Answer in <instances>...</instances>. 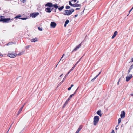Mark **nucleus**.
I'll return each instance as SVG.
<instances>
[{"label": "nucleus", "mask_w": 133, "mask_h": 133, "mask_svg": "<svg viewBox=\"0 0 133 133\" xmlns=\"http://www.w3.org/2000/svg\"><path fill=\"white\" fill-rule=\"evenodd\" d=\"M117 32L116 31H115L114 32V33L112 37V38L113 39L117 35Z\"/></svg>", "instance_id": "obj_10"}, {"label": "nucleus", "mask_w": 133, "mask_h": 133, "mask_svg": "<svg viewBox=\"0 0 133 133\" xmlns=\"http://www.w3.org/2000/svg\"><path fill=\"white\" fill-rule=\"evenodd\" d=\"M74 11V9H72L70 10H66L64 14L65 15H69L71 14Z\"/></svg>", "instance_id": "obj_2"}, {"label": "nucleus", "mask_w": 133, "mask_h": 133, "mask_svg": "<svg viewBox=\"0 0 133 133\" xmlns=\"http://www.w3.org/2000/svg\"><path fill=\"white\" fill-rule=\"evenodd\" d=\"M98 76V75H97L94 78L92 79L91 80V81H92V82H93L94 80L95 79H96V78Z\"/></svg>", "instance_id": "obj_23"}, {"label": "nucleus", "mask_w": 133, "mask_h": 133, "mask_svg": "<svg viewBox=\"0 0 133 133\" xmlns=\"http://www.w3.org/2000/svg\"><path fill=\"white\" fill-rule=\"evenodd\" d=\"M125 112L123 111L121 112L120 116L121 118H123L125 117Z\"/></svg>", "instance_id": "obj_6"}, {"label": "nucleus", "mask_w": 133, "mask_h": 133, "mask_svg": "<svg viewBox=\"0 0 133 133\" xmlns=\"http://www.w3.org/2000/svg\"><path fill=\"white\" fill-rule=\"evenodd\" d=\"M53 6L56 9L58 8V6L57 4L53 5Z\"/></svg>", "instance_id": "obj_19"}, {"label": "nucleus", "mask_w": 133, "mask_h": 133, "mask_svg": "<svg viewBox=\"0 0 133 133\" xmlns=\"http://www.w3.org/2000/svg\"><path fill=\"white\" fill-rule=\"evenodd\" d=\"M131 62H133V58L131 60Z\"/></svg>", "instance_id": "obj_53"}, {"label": "nucleus", "mask_w": 133, "mask_h": 133, "mask_svg": "<svg viewBox=\"0 0 133 133\" xmlns=\"http://www.w3.org/2000/svg\"><path fill=\"white\" fill-rule=\"evenodd\" d=\"M111 133H115V132L114 130H112V131L111 132Z\"/></svg>", "instance_id": "obj_51"}, {"label": "nucleus", "mask_w": 133, "mask_h": 133, "mask_svg": "<svg viewBox=\"0 0 133 133\" xmlns=\"http://www.w3.org/2000/svg\"><path fill=\"white\" fill-rule=\"evenodd\" d=\"M81 129L82 127L81 126H80L78 128V129H77L75 133H79V131L81 130Z\"/></svg>", "instance_id": "obj_15"}, {"label": "nucleus", "mask_w": 133, "mask_h": 133, "mask_svg": "<svg viewBox=\"0 0 133 133\" xmlns=\"http://www.w3.org/2000/svg\"><path fill=\"white\" fill-rule=\"evenodd\" d=\"M63 74H62L60 76V77H61L63 75Z\"/></svg>", "instance_id": "obj_59"}, {"label": "nucleus", "mask_w": 133, "mask_h": 133, "mask_svg": "<svg viewBox=\"0 0 133 133\" xmlns=\"http://www.w3.org/2000/svg\"><path fill=\"white\" fill-rule=\"evenodd\" d=\"M120 78L119 79V81H118V82L117 83V85H118L119 84V82H120Z\"/></svg>", "instance_id": "obj_45"}, {"label": "nucleus", "mask_w": 133, "mask_h": 133, "mask_svg": "<svg viewBox=\"0 0 133 133\" xmlns=\"http://www.w3.org/2000/svg\"><path fill=\"white\" fill-rule=\"evenodd\" d=\"M10 43H8L6 45H8L9 44H10Z\"/></svg>", "instance_id": "obj_55"}, {"label": "nucleus", "mask_w": 133, "mask_h": 133, "mask_svg": "<svg viewBox=\"0 0 133 133\" xmlns=\"http://www.w3.org/2000/svg\"><path fill=\"white\" fill-rule=\"evenodd\" d=\"M10 128H9V129L8 130V131L6 133H8V131H9V129H10Z\"/></svg>", "instance_id": "obj_57"}, {"label": "nucleus", "mask_w": 133, "mask_h": 133, "mask_svg": "<svg viewBox=\"0 0 133 133\" xmlns=\"http://www.w3.org/2000/svg\"><path fill=\"white\" fill-rule=\"evenodd\" d=\"M70 8V7L69 6H67L66 7V9H69Z\"/></svg>", "instance_id": "obj_34"}, {"label": "nucleus", "mask_w": 133, "mask_h": 133, "mask_svg": "<svg viewBox=\"0 0 133 133\" xmlns=\"http://www.w3.org/2000/svg\"><path fill=\"white\" fill-rule=\"evenodd\" d=\"M101 73V72H100L98 74V75H98V76Z\"/></svg>", "instance_id": "obj_58"}, {"label": "nucleus", "mask_w": 133, "mask_h": 133, "mask_svg": "<svg viewBox=\"0 0 133 133\" xmlns=\"http://www.w3.org/2000/svg\"><path fill=\"white\" fill-rule=\"evenodd\" d=\"M75 94V92L73 94H72L70 95L69 97L68 98V99L67 100L68 101H69L70 99L71 98L72 96H74V94Z\"/></svg>", "instance_id": "obj_16"}, {"label": "nucleus", "mask_w": 133, "mask_h": 133, "mask_svg": "<svg viewBox=\"0 0 133 133\" xmlns=\"http://www.w3.org/2000/svg\"><path fill=\"white\" fill-rule=\"evenodd\" d=\"M79 48L77 46L73 50V51H76Z\"/></svg>", "instance_id": "obj_25"}, {"label": "nucleus", "mask_w": 133, "mask_h": 133, "mask_svg": "<svg viewBox=\"0 0 133 133\" xmlns=\"http://www.w3.org/2000/svg\"><path fill=\"white\" fill-rule=\"evenodd\" d=\"M21 17V16L20 15H17L16 16L14 17L15 18H20Z\"/></svg>", "instance_id": "obj_26"}, {"label": "nucleus", "mask_w": 133, "mask_h": 133, "mask_svg": "<svg viewBox=\"0 0 133 133\" xmlns=\"http://www.w3.org/2000/svg\"><path fill=\"white\" fill-rule=\"evenodd\" d=\"M72 1H74V2H75L77 0H72Z\"/></svg>", "instance_id": "obj_60"}, {"label": "nucleus", "mask_w": 133, "mask_h": 133, "mask_svg": "<svg viewBox=\"0 0 133 133\" xmlns=\"http://www.w3.org/2000/svg\"><path fill=\"white\" fill-rule=\"evenodd\" d=\"M27 18H20V19H22V20H25L26 19H27Z\"/></svg>", "instance_id": "obj_33"}, {"label": "nucleus", "mask_w": 133, "mask_h": 133, "mask_svg": "<svg viewBox=\"0 0 133 133\" xmlns=\"http://www.w3.org/2000/svg\"><path fill=\"white\" fill-rule=\"evenodd\" d=\"M121 121V119L119 118L118 119V124H119Z\"/></svg>", "instance_id": "obj_28"}, {"label": "nucleus", "mask_w": 133, "mask_h": 133, "mask_svg": "<svg viewBox=\"0 0 133 133\" xmlns=\"http://www.w3.org/2000/svg\"><path fill=\"white\" fill-rule=\"evenodd\" d=\"M80 9V8H76L75 9L76 10H79Z\"/></svg>", "instance_id": "obj_46"}, {"label": "nucleus", "mask_w": 133, "mask_h": 133, "mask_svg": "<svg viewBox=\"0 0 133 133\" xmlns=\"http://www.w3.org/2000/svg\"><path fill=\"white\" fill-rule=\"evenodd\" d=\"M131 95L132 96H133V94H131Z\"/></svg>", "instance_id": "obj_64"}, {"label": "nucleus", "mask_w": 133, "mask_h": 133, "mask_svg": "<svg viewBox=\"0 0 133 133\" xmlns=\"http://www.w3.org/2000/svg\"><path fill=\"white\" fill-rule=\"evenodd\" d=\"M69 22V21L68 20H67L65 22V23L66 24H68Z\"/></svg>", "instance_id": "obj_29"}, {"label": "nucleus", "mask_w": 133, "mask_h": 133, "mask_svg": "<svg viewBox=\"0 0 133 133\" xmlns=\"http://www.w3.org/2000/svg\"><path fill=\"white\" fill-rule=\"evenodd\" d=\"M78 14H77V15H75V17H77L78 16Z\"/></svg>", "instance_id": "obj_49"}, {"label": "nucleus", "mask_w": 133, "mask_h": 133, "mask_svg": "<svg viewBox=\"0 0 133 133\" xmlns=\"http://www.w3.org/2000/svg\"><path fill=\"white\" fill-rule=\"evenodd\" d=\"M81 6V5L79 4H74L73 7H79Z\"/></svg>", "instance_id": "obj_14"}, {"label": "nucleus", "mask_w": 133, "mask_h": 133, "mask_svg": "<svg viewBox=\"0 0 133 133\" xmlns=\"http://www.w3.org/2000/svg\"><path fill=\"white\" fill-rule=\"evenodd\" d=\"M115 129L116 130H117V128L116 127L115 128Z\"/></svg>", "instance_id": "obj_62"}, {"label": "nucleus", "mask_w": 133, "mask_h": 133, "mask_svg": "<svg viewBox=\"0 0 133 133\" xmlns=\"http://www.w3.org/2000/svg\"><path fill=\"white\" fill-rule=\"evenodd\" d=\"M4 18H2V19H0V21H3V22H4Z\"/></svg>", "instance_id": "obj_41"}, {"label": "nucleus", "mask_w": 133, "mask_h": 133, "mask_svg": "<svg viewBox=\"0 0 133 133\" xmlns=\"http://www.w3.org/2000/svg\"><path fill=\"white\" fill-rule=\"evenodd\" d=\"M38 30L40 31H42V28H41L40 27H38Z\"/></svg>", "instance_id": "obj_32"}, {"label": "nucleus", "mask_w": 133, "mask_h": 133, "mask_svg": "<svg viewBox=\"0 0 133 133\" xmlns=\"http://www.w3.org/2000/svg\"><path fill=\"white\" fill-rule=\"evenodd\" d=\"M64 6H62L60 8H58V9L60 11L62 10L64 8Z\"/></svg>", "instance_id": "obj_21"}, {"label": "nucleus", "mask_w": 133, "mask_h": 133, "mask_svg": "<svg viewBox=\"0 0 133 133\" xmlns=\"http://www.w3.org/2000/svg\"><path fill=\"white\" fill-rule=\"evenodd\" d=\"M0 56L1 57H2L3 56V55L1 53H0Z\"/></svg>", "instance_id": "obj_47"}, {"label": "nucleus", "mask_w": 133, "mask_h": 133, "mask_svg": "<svg viewBox=\"0 0 133 133\" xmlns=\"http://www.w3.org/2000/svg\"><path fill=\"white\" fill-rule=\"evenodd\" d=\"M7 55L8 56L11 58H14L16 56V55L12 53H9Z\"/></svg>", "instance_id": "obj_5"}, {"label": "nucleus", "mask_w": 133, "mask_h": 133, "mask_svg": "<svg viewBox=\"0 0 133 133\" xmlns=\"http://www.w3.org/2000/svg\"><path fill=\"white\" fill-rule=\"evenodd\" d=\"M30 46V45H28V46H27L26 47H25V48L26 49H28V48Z\"/></svg>", "instance_id": "obj_40"}, {"label": "nucleus", "mask_w": 133, "mask_h": 133, "mask_svg": "<svg viewBox=\"0 0 133 133\" xmlns=\"http://www.w3.org/2000/svg\"><path fill=\"white\" fill-rule=\"evenodd\" d=\"M99 120V117L98 116H96L94 118L93 124L94 125H96L98 123Z\"/></svg>", "instance_id": "obj_1"}, {"label": "nucleus", "mask_w": 133, "mask_h": 133, "mask_svg": "<svg viewBox=\"0 0 133 133\" xmlns=\"http://www.w3.org/2000/svg\"><path fill=\"white\" fill-rule=\"evenodd\" d=\"M101 111L100 110H99L97 112V114L98 115L100 116L101 117V116L102 115L101 113Z\"/></svg>", "instance_id": "obj_18"}, {"label": "nucleus", "mask_w": 133, "mask_h": 133, "mask_svg": "<svg viewBox=\"0 0 133 133\" xmlns=\"http://www.w3.org/2000/svg\"><path fill=\"white\" fill-rule=\"evenodd\" d=\"M106 78H105V79H103V81H105L106 80Z\"/></svg>", "instance_id": "obj_54"}, {"label": "nucleus", "mask_w": 133, "mask_h": 133, "mask_svg": "<svg viewBox=\"0 0 133 133\" xmlns=\"http://www.w3.org/2000/svg\"><path fill=\"white\" fill-rule=\"evenodd\" d=\"M70 73V72H68V73L64 77V78H63V80H65L66 78L67 77L68 75L69 74V73Z\"/></svg>", "instance_id": "obj_17"}, {"label": "nucleus", "mask_w": 133, "mask_h": 133, "mask_svg": "<svg viewBox=\"0 0 133 133\" xmlns=\"http://www.w3.org/2000/svg\"><path fill=\"white\" fill-rule=\"evenodd\" d=\"M66 25H67V24L65 23V24H64V27H66Z\"/></svg>", "instance_id": "obj_52"}, {"label": "nucleus", "mask_w": 133, "mask_h": 133, "mask_svg": "<svg viewBox=\"0 0 133 133\" xmlns=\"http://www.w3.org/2000/svg\"><path fill=\"white\" fill-rule=\"evenodd\" d=\"M133 7L131 9V10L129 11V14L130 13V12L132 11V10H133Z\"/></svg>", "instance_id": "obj_38"}, {"label": "nucleus", "mask_w": 133, "mask_h": 133, "mask_svg": "<svg viewBox=\"0 0 133 133\" xmlns=\"http://www.w3.org/2000/svg\"><path fill=\"white\" fill-rule=\"evenodd\" d=\"M132 68H133V64L130 66L129 69L131 70Z\"/></svg>", "instance_id": "obj_31"}, {"label": "nucleus", "mask_w": 133, "mask_h": 133, "mask_svg": "<svg viewBox=\"0 0 133 133\" xmlns=\"http://www.w3.org/2000/svg\"><path fill=\"white\" fill-rule=\"evenodd\" d=\"M4 22L8 23L10 21L11 19L10 18H4Z\"/></svg>", "instance_id": "obj_11"}, {"label": "nucleus", "mask_w": 133, "mask_h": 133, "mask_svg": "<svg viewBox=\"0 0 133 133\" xmlns=\"http://www.w3.org/2000/svg\"><path fill=\"white\" fill-rule=\"evenodd\" d=\"M23 54V52H22L20 53L19 54H18V55H22Z\"/></svg>", "instance_id": "obj_35"}, {"label": "nucleus", "mask_w": 133, "mask_h": 133, "mask_svg": "<svg viewBox=\"0 0 133 133\" xmlns=\"http://www.w3.org/2000/svg\"><path fill=\"white\" fill-rule=\"evenodd\" d=\"M21 1L22 2L24 3L25 1V0H21Z\"/></svg>", "instance_id": "obj_43"}, {"label": "nucleus", "mask_w": 133, "mask_h": 133, "mask_svg": "<svg viewBox=\"0 0 133 133\" xmlns=\"http://www.w3.org/2000/svg\"><path fill=\"white\" fill-rule=\"evenodd\" d=\"M3 17V16H0V19H2Z\"/></svg>", "instance_id": "obj_50"}, {"label": "nucleus", "mask_w": 133, "mask_h": 133, "mask_svg": "<svg viewBox=\"0 0 133 133\" xmlns=\"http://www.w3.org/2000/svg\"><path fill=\"white\" fill-rule=\"evenodd\" d=\"M45 10L48 13H50L51 12V9L49 8H46L45 9Z\"/></svg>", "instance_id": "obj_12"}, {"label": "nucleus", "mask_w": 133, "mask_h": 133, "mask_svg": "<svg viewBox=\"0 0 133 133\" xmlns=\"http://www.w3.org/2000/svg\"><path fill=\"white\" fill-rule=\"evenodd\" d=\"M64 80H63V81H61V82L60 83H61V84H62V83L64 81Z\"/></svg>", "instance_id": "obj_48"}, {"label": "nucleus", "mask_w": 133, "mask_h": 133, "mask_svg": "<svg viewBox=\"0 0 133 133\" xmlns=\"http://www.w3.org/2000/svg\"><path fill=\"white\" fill-rule=\"evenodd\" d=\"M98 76V75H97L94 78L92 79L91 80V81H92V82H93L94 80L95 79H96V78Z\"/></svg>", "instance_id": "obj_24"}, {"label": "nucleus", "mask_w": 133, "mask_h": 133, "mask_svg": "<svg viewBox=\"0 0 133 133\" xmlns=\"http://www.w3.org/2000/svg\"><path fill=\"white\" fill-rule=\"evenodd\" d=\"M75 67V66H73L72 68L70 70V71H69V72H70L71 71L73 70V69H74Z\"/></svg>", "instance_id": "obj_27"}, {"label": "nucleus", "mask_w": 133, "mask_h": 133, "mask_svg": "<svg viewBox=\"0 0 133 133\" xmlns=\"http://www.w3.org/2000/svg\"><path fill=\"white\" fill-rule=\"evenodd\" d=\"M72 1H72V0L70 1H69V4L70 5H71V6H73L74 4H73L71 3V2H72Z\"/></svg>", "instance_id": "obj_20"}, {"label": "nucleus", "mask_w": 133, "mask_h": 133, "mask_svg": "<svg viewBox=\"0 0 133 133\" xmlns=\"http://www.w3.org/2000/svg\"><path fill=\"white\" fill-rule=\"evenodd\" d=\"M65 55V54H63L62 55V57H61V59H60V61H59V62L58 63H59V62H60L61 61H62L63 60H62V58H63V57Z\"/></svg>", "instance_id": "obj_30"}, {"label": "nucleus", "mask_w": 133, "mask_h": 133, "mask_svg": "<svg viewBox=\"0 0 133 133\" xmlns=\"http://www.w3.org/2000/svg\"><path fill=\"white\" fill-rule=\"evenodd\" d=\"M78 2H79V1H77V3H78Z\"/></svg>", "instance_id": "obj_63"}, {"label": "nucleus", "mask_w": 133, "mask_h": 133, "mask_svg": "<svg viewBox=\"0 0 133 133\" xmlns=\"http://www.w3.org/2000/svg\"><path fill=\"white\" fill-rule=\"evenodd\" d=\"M56 24L54 22H52L50 24V26L53 28H55L56 26Z\"/></svg>", "instance_id": "obj_7"}, {"label": "nucleus", "mask_w": 133, "mask_h": 133, "mask_svg": "<svg viewBox=\"0 0 133 133\" xmlns=\"http://www.w3.org/2000/svg\"><path fill=\"white\" fill-rule=\"evenodd\" d=\"M73 86H74V85L73 84H72L71 85L70 87H71V88Z\"/></svg>", "instance_id": "obj_56"}, {"label": "nucleus", "mask_w": 133, "mask_h": 133, "mask_svg": "<svg viewBox=\"0 0 133 133\" xmlns=\"http://www.w3.org/2000/svg\"><path fill=\"white\" fill-rule=\"evenodd\" d=\"M82 58V57L80 58V59H79V60L76 63V64H75V65H74V66H75L79 62V61H80V59H81V58Z\"/></svg>", "instance_id": "obj_36"}, {"label": "nucleus", "mask_w": 133, "mask_h": 133, "mask_svg": "<svg viewBox=\"0 0 133 133\" xmlns=\"http://www.w3.org/2000/svg\"><path fill=\"white\" fill-rule=\"evenodd\" d=\"M4 18H2V19H0V21H3V22H4Z\"/></svg>", "instance_id": "obj_42"}, {"label": "nucleus", "mask_w": 133, "mask_h": 133, "mask_svg": "<svg viewBox=\"0 0 133 133\" xmlns=\"http://www.w3.org/2000/svg\"><path fill=\"white\" fill-rule=\"evenodd\" d=\"M45 6H48L49 7H52L53 6V4L51 3H48L45 5Z\"/></svg>", "instance_id": "obj_8"}, {"label": "nucleus", "mask_w": 133, "mask_h": 133, "mask_svg": "<svg viewBox=\"0 0 133 133\" xmlns=\"http://www.w3.org/2000/svg\"><path fill=\"white\" fill-rule=\"evenodd\" d=\"M68 102V100H67L66 101L65 103L64 104V105H63L64 107H65L67 104Z\"/></svg>", "instance_id": "obj_22"}, {"label": "nucleus", "mask_w": 133, "mask_h": 133, "mask_svg": "<svg viewBox=\"0 0 133 133\" xmlns=\"http://www.w3.org/2000/svg\"><path fill=\"white\" fill-rule=\"evenodd\" d=\"M24 106V105L22 106V107L21 108H20L19 109L18 111L17 115H18L20 114V113L21 111L22 110L23 108V107Z\"/></svg>", "instance_id": "obj_13"}, {"label": "nucleus", "mask_w": 133, "mask_h": 133, "mask_svg": "<svg viewBox=\"0 0 133 133\" xmlns=\"http://www.w3.org/2000/svg\"><path fill=\"white\" fill-rule=\"evenodd\" d=\"M38 41V39L37 38H35L32 39L31 40V42H35L37 41Z\"/></svg>", "instance_id": "obj_9"}, {"label": "nucleus", "mask_w": 133, "mask_h": 133, "mask_svg": "<svg viewBox=\"0 0 133 133\" xmlns=\"http://www.w3.org/2000/svg\"><path fill=\"white\" fill-rule=\"evenodd\" d=\"M39 14L38 13H33L31 14L30 16L31 17L33 18H35Z\"/></svg>", "instance_id": "obj_3"}, {"label": "nucleus", "mask_w": 133, "mask_h": 133, "mask_svg": "<svg viewBox=\"0 0 133 133\" xmlns=\"http://www.w3.org/2000/svg\"><path fill=\"white\" fill-rule=\"evenodd\" d=\"M132 77V74H129L126 77V81L127 82L129 81Z\"/></svg>", "instance_id": "obj_4"}, {"label": "nucleus", "mask_w": 133, "mask_h": 133, "mask_svg": "<svg viewBox=\"0 0 133 133\" xmlns=\"http://www.w3.org/2000/svg\"><path fill=\"white\" fill-rule=\"evenodd\" d=\"M78 89H77L76 90V91H75V92H75V93H76V92L77 90Z\"/></svg>", "instance_id": "obj_61"}, {"label": "nucleus", "mask_w": 133, "mask_h": 133, "mask_svg": "<svg viewBox=\"0 0 133 133\" xmlns=\"http://www.w3.org/2000/svg\"><path fill=\"white\" fill-rule=\"evenodd\" d=\"M81 43L79 45H78L77 46L79 48H80L81 46Z\"/></svg>", "instance_id": "obj_39"}, {"label": "nucleus", "mask_w": 133, "mask_h": 133, "mask_svg": "<svg viewBox=\"0 0 133 133\" xmlns=\"http://www.w3.org/2000/svg\"><path fill=\"white\" fill-rule=\"evenodd\" d=\"M131 70H130V69H129V70L128 72V75L130 73V72L131 71Z\"/></svg>", "instance_id": "obj_37"}, {"label": "nucleus", "mask_w": 133, "mask_h": 133, "mask_svg": "<svg viewBox=\"0 0 133 133\" xmlns=\"http://www.w3.org/2000/svg\"><path fill=\"white\" fill-rule=\"evenodd\" d=\"M71 87H69V88H68V90H71Z\"/></svg>", "instance_id": "obj_44"}]
</instances>
